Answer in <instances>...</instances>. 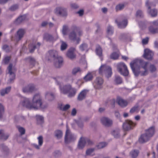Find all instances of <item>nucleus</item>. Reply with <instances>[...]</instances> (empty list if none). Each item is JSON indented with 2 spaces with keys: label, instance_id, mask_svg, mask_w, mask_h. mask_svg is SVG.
<instances>
[{
  "label": "nucleus",
  "instance_id": "1",
  "mask_svg": "<svg viewBox=\"0 0 158 158\" xmlns=\"http://www.w3.org/2000/svg\"><path fill=\"white\" fill-rule=\"evenodd\" d=\"M131 67L134 74L138 76L139 74L142 76H144L148 74L149 70L151 73L156 71V68L153 64H151L149 68V63L143 60H135L131 62L130 64Z\"/></svg>",
  "mask_w": 158,
  "mask_h": 158
},
{
  "label": "nucleus",
  "instance_id": "2",
  "mask_svg": "<svg viewBox=\"0 0 158 158\" xmlns=\"http://www.w3.org/2000/svg\"><path fill=\"white\" fill-rule=\"evenodd\" d=\"M42 98L39 94H35L34 96L32 102H30L28 98H25L22 102V105L23 107L29 109H37L42 108Z\"/></svg>",
  "mask_w": 158,
  "mask_h": 158
},
{
  "label": "nucleus",
  "instance_id": "3",
  "mask_svg": "<svg viewBox=\"0 0 158 158\" xmlns=\"http://www.w3.org/2000/svg\"><path fill=\"white\" fill-rule=\"evenodd\" d=\"M49 57L50 58L48 60L53 58L55 61V66L56 68H60L62 65L63 62V58L61 56H58V52L55 50H50L48 52Z\"/></svg>",
  "mask_w": 158,
  "mask_h": 158
},
{
  "label": "nucleus",
  "instance_id": "4",
  "mask_svg": "<svg viewBox=\"0 0 158 158\" xmlns=\"http://www.w3.org/2000/svg\"><path fill=\"white\" fill-rule=\"evenodd\" d=\"M155 127L152 126L146 131V133L141 135L139 139V141L141 143H143L148 141L150 138L154 134Z\"/></svg>",
  "mask_w": 158,
  "mask_h": 158
},
{
  "label": "nucleus",
  "instance_id": "5",
  "mask_svg": "<svg viewBox=\"0 0 158 158\" xmlns=\"http://www.w3.org/2000/svg\"><path fill=\"white\" fill-rule=\"evenodd\" d=\"M61 92L64 94H68V96L71 97L75 96L76 93V90L74 88H72L70 85H67L61 88L60 86Z\"/></svg>",
  "mask_w": 158,
  "mask_h": 158
},
{
  "label": "nucleus",
  "instance_id": "6",
  "mask_svg": "<svg viewBox=\"0 0 158 158\" xmlns=\"http://www.w3.org/2000/svg\"><path fill=\"white\" fill-rule=\"evenodd\" d=\"M72 29L73 31L70 33L69 35V38L71 40L73 41L76 40L77 41V44H78L80 39L79 38H77L75 32H77L78 35L79 36H81L82 34V31H81L79 27H77L75 25L72 26Z\"/></svg>",
  "mask_w": 158,
  "mask_h": 158
},
{
  "label": "nucleus",
  "instance_id": "7",
  "mask_svg": "<svg viewBox=\"0 0 158 158\" xmlns=\"http://www.w3.org/2000/svg\"><path fill=\"white\" fill-rule=\"evenodd\" d=\"M103 73L105 74L107 78L111 77L112 72L110 67L105 65H102L99 69V73L102 75Z\"/></svg>",
  "mask_w": 158,
  "mask_h": 158
},
{
  "label": "nucleus",
  "instance_id": "8",
  "mask_svg": "<svg viewBox=\"0 0 158 158\" xmlns=\"http://www.w3.org/2000/svg\"><path fill=\"white\" fill-rule=\"evenodd\" d=\"M117 69L119 72L123 75L127 76L129 74V71L127 66L123 62L118 64L117 66Z\"/></svg>",
  "mask_w": 158,
  "mask_h": 158
},
{
  "label": "nucleus",
  "instance_id": "9",
  "mask_svg": "<svg viewBox=\"0 0 158 158\" xmlns=\"http://www.w3.org/2000/svg\"><path fill=\"white\" fill-rule=\"evenodd\" d=\"M76 137L72 134L69 130L67 128L65 137V142L66 143L74 141Z\"/></svg>",
  "mask_w": 158,
  "mask_h": 158
},
{
  "label": "nucleus",
  "instance_id": "10",
  "mask_svg": "<svg viewBox=\"0 0 158 158\" xmlns=\"http://www.w3.org/2000/svg\"><path fill=\"white\" fill-rule=\"evenodd\" d=\"M86 143L89 145H90L92 144V142L88 138L81 137L79 142L78 148L82 149L84 147L85 144Z\"/></svg>",
  "mask_w": 158,
  "mask_h": 158
},
{
  "label": "nucleus",
  "instance_id": "11",
  "mask_svg": "<svg viewBox=\"0 0 158 158\" xmlns=\"http://www.w3.org/2000/svg\"><path fill=\"white\" fill-rule=\"evenodd\" d=\"M136 124L130 120H126L123 124V128L125 131H127L132 128Z\"/></svg>",
  "mask_w": 158,
  "mask_h": 158
},
{
  "label": "nucleus",
  "instance_id": "12",
  "mask_svg": "<svg viewBox=\"0 0 158 158\" xmlns=\"http://www.w3.org/2000/svg\"><path fill=\"white\" fill-rule=\"evenodd\" d=\"M103 83V80L102 78L100 77L96 78L94 83V87L96 89H99L102 87Z\"/></svg>",
  "mask_w": 158,
  "mask_h": 158
},
{
  "label": "nucleus",
  "instance_id": "13",
  "mask_svg": "<svg viewBox=\"0 0 158 158\" xmlns=\"http://www.w3.org/2000/svg\"><path fill=\"white\" fill-rule=\"evenodd\" d=\"M153 53L152 51L147 49L144 50L143 57L148 60H151L153 58Z\"/></svg>",
  "mask_w": 158,
  "mask_h": 158
},
{
  "label": "nucleus",
  "instance_id": "14",
  "mask_svg": "<svg viewBox=\"0 0 158 158\" xmlns=\"http://www.w3.org/2000/svg\"><path fill=\"white\" fill-rule=\"evenodd\" d=\"M12 64H9L8 68L9 73L10 75V78L9 80V82L10 83H11L15 79V74L12 72Z\"/></svg>",
  "mask_w": 158,
  "mask_h": 158
},
{
  "label": "nucleus",
  "instance_id": "15",
  "mask_svg": "<svg viewBox=\"0 0 158 158\" xmlns=\"http://www.w3.org/2000/svg\"><path fill=\"white\" fill-rule=\"evenodd\" d=\"M116 102L119 106L122 107H126L128 104V102L126 100L120 97H117Z\"/></svg>",
  "mask_w": 158,
  "mask_h": 158
},
{
  "label": "nucleus",
  "instance_id": "16",
  "mask_svg": "<svg viewBox=\"0 0 158 158\" xmlns=\"http://www.w3.org/2000/svg\"><path fill=\"white\" fill-rule=\"evenodd\" d=\"M55 13L63 17L66 16L67 15L66 10L60 7L56 8Z\"/></svg>",
  "mask_w": 158,
  "mask_h": 158
},
{
  "label": "nucleus",
  "instance_id": "17",
  "mask_svg": "<svg viewBox=\"0 0 158 158\" xmlns=\"http://www.w3.org/2000/svg\"><path fill=\"white\" fill-rule=\"evenodd\" d=\"M101 123L104 126L109 127L112 124V121L109 118L106 117H102L101 119Z\"/></svg>",
  "mask_w": 158,
  "mask_h": 158
},
{
  "label": "nucleus",
  "instance_id": "18",
  "mask_svg": "<svg viewBox=\"0 0 158 158\" xmlns=\"http://www.w3.org/2000/svg\"><path fill=\"white\" fill-rule=\"evenodd\" d=\"M75 50L74 48H71L68 51L67 56L70 59H72L75 58L76 55L74 53Z\"/></svg>",
  "mask_w": 158,
  "mask_h": 158
},
{
  "label": "nucleus",
  "instance_id": "19",
  "mask_svg": "<svg viewBox=\"0 0 158 158\" xmlns=\"http://www.w3.org/2000/svg\"><path fill=\"white\" fill-rule=\"evenodd\" d=\"M115 22L118 24V27L120 28H124L126 27L127 24V19H123V21L120 22H118L117 20H115Z\"/></svg>",
  "mask_w": 158,
  "mask_h": 158
},
{
  "label": "nucleus",
  "instance_id": "20",
  "mask_svg": "<svg viewBox=\"0 0 158 158\" xmlns=\"http://www.w3.org/2000/svg\"><path fill=\"white\" fill-rule=\"evenodd\" d=\"M43 39L46 41L50 42H53L54 41L53 37L51 35L47 33H45L44 34Z\"/></svg>",
  "mask_w": 158,
  "mask_h": 158
},
{
  "label": "nucleus",
  "instance_id": "21",
  "mask_svg": "<svg viewBox=\"0 0 158 158\" xmlns=\"http://www.w3.org/2000/svg\"><path fill=\"white\" fill-rule=\"evenodd\" d=\"M88 91L83 90L78 95L77 99L79 101H81L85 99L87 94Z\"/></svg>",
  "mask_w": 158,
  "mask_h": 158
},
{
  "label": "nucleus",
  "instance_id": "22",
  "mask_svg": "<svg viewBox=\"0 0 158 158\" xmlns=\"http://www.w3.org/2000/svg\"><path fill=\"white\" fill-rule=\"evenodd\" d=\"M35 89V87L32 84L29 85L27 87L24 88L23 89L24 92H31Z\"/></svg>",
  "mask_w": 158,
  "mask_h": 158
},
{
  "label": "nucleus",
  "instance_id": "23",
  "mask_svg": "<svg viewBox=\"0 0 158 158\" xmlns=\"http://www.w3.org/2000/svg\"><path fill=\"white\" fill-rule=\"evenodd\" d=\"M40 45V43H38L36 45L35 44V43L30 44L29 45V48L30 52H33L36 48H39Z\"/></svg>",
  "mask_w": 158,
  "mask_h": 158
},
{
  "label": "nucleus",
  "instance_id": "24",
  "mask_svg": "<svg viewBox=\"0 0 158 158\" xmlns=\"http://www.w3.org/2000/svg\"><path fill=\"white\" fill-rule=\"evenodd\" d=\"M26 16L25 15L19 17L15 21V23L16 24H20L25 20Z\"/></svg>",
  "mask_w": 158,
  "mask_h": 158
},
{
  "label": "nucleus",
  "instance_id": "25",
  "mask_svg": "<svg viewBox=\"0 0 158 158\" xmlns=\"http://www.w3.org/2000/svg\"><path fill=\"white\" fill-rule=\"evenodd\" d=\"M9 137V135L5 134L3 130H0V139L6 140Z\"/></svg>",
  "mask_w": 158,
  "mask_h": 158
},
{
  "label": "nucleus",
  "instance_id": "26",
  "mask_svg": "<svg viewBox=\"0 0 158 158\" xmlns=\"http://www.w3.org/2000/svg\"><path fill=\"white\" fill-rule=\"evenodd\" d=\"M25 32V30L22 29H20L18 31L17 35L19 37V40H20L23 37Z\"/></svg>",
  "mask_w": 158,
  "mask_h": 158
},
{
  "label": "nucleus",
  "instance_id": "27",
  "mask_svg": "<svg viewBox=\"0 0 158 158\" xmlns=\"http://www.w3.org/2000/svg\"><path fill=\"white\" fill-rule=\"evenodd\" d=\"M45 97L49 101L53 100L55 98L54 94L52 93H47L46 94Z\"/></svg>",
  "mask_w": 158,
  "mask_h": 158
},
{
  "label": "nucleus",
  "instance_id": "28",
  "mask_svg": "<svg viewBox=\"0 0 158 158\" xmlns=\"http://www.w3.org/2000/svg\"><path fill=\"white\" fill-rule=\"evenodd\" d=\"M96 52L97 54L101 58H102V50L100 47L97 48L96 49Z\"/></svg>",
  "mask_w": 158,
  "mask_h": 158
},
{
  "label": "nucleus",
  "instance_id": "29",
  "mask_svg": "<svg viewBox=\"0 0 158 158\" xmlns=\"http://www.w3.org/2000/svg\"><path fill=\"white\" fill-rule=\"evenodd\" d=\"M139 153L138 150H134L131 152L130 155L133 158H135L138 156Z\"/></svg>",
  "mask_w": 158,
  "mask_h": 158
},
{
  "label": "nucleus",
  "instance_id": "30",
  "mask_svg": "<svg viewBox=\"0 0 158 158\" xmlns=\"http://www.w3.org/2000/svg\"><path fill=\"white\" fill-rule=\"evenodd\" d=\"M11 89V87H9L6 88L5 89H2L1 91V94L2 96L4 95L5 94L9 92Z\"/></svg>",
  "mask_w": 158,
  "mask_h": 158
},
{
  "label": "nucleus",
  "instance_id": "31",
  "mask_svg": "<svg viewBox=\"0 0 158 158\" xmlns=\"http://www.w3.org/2000/svg\"><path fill=\"white\" fill-rule=\"evenodd\" d=\"M93 77L92 74L90 73H88L84 78L85 81H90L92 80Z\"/></svg>",
  "mask_w": 158,
  "mask_h": 158
},
{
  "label": "nucleus",
  "instance_id": "32",
  "mask_svg": "<svg viewBox=\"0 0 158 158\" xmlns=\"http://www.w3.org/2000/svg\"><path fill=\"white\" fill-rule=\"evenodd\" d=\"M149 31L151 33L153 34L158 33V28H154L152 27H150L149 28Z\"/></svg>",
  "mask_w": 158,
  "mask_h": 158
},
{
  "label": "nucleus",
  "instance_id": "33",
  "mask_svg": "<svg viewBox=\"0 0 158 158\" xmlns=\"http://www.w3.org/2000/svg\"><path fill=\"white\" fill-rule=\"evenodd\" d=\"M115 102V101L114 99H113L111 100H108L106 102V105H107V104L109 105L110 104L113 107H114Z\"/></svg>",
  "mask_w": 158,
  "mask_h": 158
},
{
  "label": "nucleus",
  "instance_id": "34",
  "mask_svg": "<svg viewBox=\"0 0 158 158\" xmlns=\"http://www.w3.org/2000/svg\"><path fill=\"white\" fill-rule=\"evenodd\" d=\"M119 57L118 54L116 52H113L110 55V58L113 60H116Z\"/></svg>",
  "mask_w": 158,
  "mask_h": 158
},
{
  "label": "nucleus",
  "instance_id": "35",
  "mask_svg": "<svg viewBox=\"0 0 158 158\" xmlns=\"http://www.w3.org/2000/svg\"><path fill=\"white\" fill-rule=\"evenodd\" d=\"M70 107V106L69 105L67 104L63 106L62 105H61L59 106V109L63 111H66V110L68 109Z\"/></svg>",
  "mask_w": 158,
  "mask_h": 158
},
{
  "label": "nucleus",
  "instance_id": "36",
  "mask_svg": "<svg viewBox=\"0 0 158 158\" xmlns=\"http://www.w3.org/2000/svg\"><path fill=\"white\" fill-rule=\"evenodd\" d=\"M138 108V106H135L131 109L130 111V113H133L135 112L138 113L139 112Z\"/></svg>",
  "mask_w": 158,
  "mask_h": 158
},
{
  "label": "nucleus",
  "instance_id": "37",
  "mask_svg": "<svg viewBox=\"0 0 158 158\" xmlns=\"http://www.w3.org/2000/svg\"><path fill=\"white\" fill-rule=\"evenodd\" d=\"M115 81L117 84H121L122 82V79L121 77L119 76H116L115 78Z\"/></svg>",
  "mask_w": 158,
  "mask_h": 158
},
{
  "label": "nucleus",
  "instance_id": "38",
  "mask_svg": "<svg viewBox=\"0 0 158 158\" xmlns=\"http://www.w3.org/2000/svg\"><path fill=\"white\" fill-rule=\"evenodd\" d=\"M36 120L38 123H43L44 121V118L42 116L36 115Z\"/></svg>",
  "mask_w": 158,
  "mask_h": 158
},
{
  "label": "nucleus",
  "instance_id": "39",
  "mask_svg": "<svg viewBox=\"0 0 158 158\" xmlns=\"http://www.w3.org/2000/svg\"><path fill=\"white\" fill-rule=\"evenodd\" d=\"M62 135V132L60 130H57L55 131V136L58 139L61 138Z\"/></svg>",
  "mask_w": 158,
  "mask_h": 158
},
{
  "label": "nucleus",
  "instance_id": "40",
  "mask_svg": "<svg viewBox=\"0 0 158 158\" xmlns=\"http://www.w3.org/2000/svg\"><path fill=\"white\" fill-rule=\"evenodd\" d=\"M107 145V143L106 142H101L97 146L98 148L101 149L106 147Z\"/></svg>",
  "mask_w": 158,
  "mask_h": 158
},
{
  "label": "nucleus",
  "instance_id": "41",
  "mask_svg": "<svg viewBox=\"0 0 158 158\" xmlns=\"http://www.w3.org/2000/svg\"><path fill=\"white\" fill-rule=\"evenodd\" d=\"M107 33L109 35H110L113 34V27L110 26H109L107 27Z\"/></svg>",
  "mask_w": 158,
  "mask_h": 158
},
{
  "label": "nucleus",
  "instance_id": "42",
  "mask_svg": "<svg viewBox=\"0 0 158 158\" xmlns=\"http://www.w3.org/2000/svg\"><path fill=\"white\" fill-rule=\"evenodd\" d=\"M81 70L79 67L75 68L72 70V73L73 75H75L77 73L80 72Z\"/></svg>",
  "mask_w": 158,
  "mask_h": 158
},
{
  "label": "nucleus",
  "instance_id": "43",
  "mask_svg": "<svg viewBox=\"0 0 158 158\" xmlns=\"http://www.w3.org/2000/svg\"><path fill=\"white\" fill-rule=\"evenodd\" d=\"M87 45L86 44L83 43L81 44L80 46V50L82 51H83L87 49Z\"/></svg>",
  "mask_w": 158,
  "mask_h": 158
},
{
  "label": "nucleus",
  "instance_id": "44",
  "mask_svg": "<svg viewBox=\"0 0 158 158\" xmlns=\"http://www.w3.org/2000/svg\"><path fill=\"white\" fill-rule=\"evenodd\" d=\"M149 13L152 17H155L157 15V11L156 9L150 10Z\"/></svg>",
  "mask_w": 158,
  "mask_h": 158
},
{
  "label": "nucleus",
  "instance_id": "45",
  "mask_svg": "<svg viewBox=\"0 0 158 158\" xmlns=\"http://www.w3.org/2000/svg\"><path fill=\"white\" fill-rule=\"evenodd\" d=\"M4 112V107L2 104H0V118H2V114Z\"/></svg>",
  "mask_w": 158,
  "mask_h": 158
},
{
  "label": "nucleus",
  "instance_id": "46",
  "mask_svg": "<svg viewBox=\"0 0 158 158\" xmlns=\"http://www.w3.org/2000/svg\"><path fill=\"white\" fill-rule=\"evenodd\" d=\"M124 7V5L123 4H119L117 5L116 6V9L117 11L118 10H121Z\"/></svg>",
  "mask_w": 158,
  "mask_h": 158
},
{
  "label": "nucleus",
  "instance_id": "47",
  "mask_svg": "<svg viewBox=\"0 0 158 158\" xmlns=\"http://www.w3.org/2000/svg\"><path fill=\"white\" fill-rule=\"evenodd\" d=\"M67 47V45L66 43L64 42H62L61 46V50L62 51L66 49Z\"/></svg>",
  "mask_w": 158,
  "mask_h": 158
},
{
  "label": "nucleus",
  "instance_id": "48",
  "mask_svg": "<svg viewBox=\"0 0 158 158\" xmlns=\"http://www.w3.org/2000/svg\"><path fill=\"white\" fill-rule=\"evenodd\" d=\"M26 60H28L31 64L34 65L35 63V60L31 57H29L26 58Z\"/></svg>",
  "mask_w": 158,
  "mask_h": 158
},
{
  "label": "nucleus",
  "instance_id": "49",
  "mask_svg": "<svg viewBox=\"0 0 158 158\" xmlns=\"http://www.w3.org/2000/svg\"><path fill=\"white\" fill-rule=\"evenodd\" d=\"M10 60V57L6 56L5 57L3 60V62L5 64H7Z\"/></svg>",
  "mask_w": 158,
  "mask_h": 158
},
{
  "label": "nucleus",
  "instance_id": "50",
  "mask_svg": "<svg viewBox=\"0 0 158 158\" xmlns=\"http://www.w3.org/2000/svg\"><path fill=\"white\" fill-rule=\"evenodd\" d=\"M112 134L114 136L115 138H118L120 136L118 132L114 130L112 132Z\"/></svg>",
  "mask_w": 158,
  "mask_h": 158
},
{
  "label": "nucleus",
  "instance_id": "51",
  "mask_svg": "<svg viewBox=\"0 0 158 158\" xmlns=\"http://www.w3.org/2000/svg\"><path fill=\"white\" fill-rule=\"evenodd\" d=\"M94 150V148H90L87 150L86 151V154L87 155H92V153Z\"/></svg>",
  "mask_w": 158,
  "mask_h": 158
},
{
  "label": "nucleus",
  "instance_id": "52",
  "mask_svg": "<svg viewBox=\"0 0 158 158\" xmlns=\"http://www.w3.org/2000/svg\"><path fill=\"white\" fill-rule=\"evenodd\" d=\"M18 129L21 135L24 134L25 133V130L23 128L21 127H18Z\"/></svg>",
  "mask_w": 158,
  "mask_h": 158
},
{
  "label": "nucleus",
  "instance_id": "53",
  "mask_svg": "<svg viewBox=\"0 0 158 158\" xmlns=\"http://www.w3.org/2000/svg\"><path fill=\"white\" fill-rule=\"evenodd\" d=\"M18 5L17 4H15L11 6L9 8L11 11H14L17 9L18 8Z\"/></svg>",
  "mask_w": 158,
  "mask_h": 158
},
{
  "label": "nucleus",
  "instance_id": "54",
  "mask_svg": "<svg viewBox=\"0 0 158 158\" xmlns=\"http://www.w3.org/2000/svg\"><path fill=\"white\" fill-rule=\"evenodd\" d=\"M143 16V13L140 10H138L136 13V16L137 17H142Z\"/></svg>",
  "mask_w": 158,
  "mask_h": 158
},
{
  "label": "nucleus",
  "instance_id": "55",
  "mask_svg": "<svg viewBox=\"0 0 158 158\" xmlns=\"http://www.w3.org/2000/svg\"><path fill=\"white\" fill-rule=\"evenodd\" d=\"M39 141V144L40 146L42 145L43 143V137L41 136H39L38 138Z\"/></svg>",
  "mask_w": 158,
  "mask_h": 158
},
{
  "label": "nucleus",
  "instance_id": "56",
  "mask_svg": "<svg viewBox=\"0 0 158 158\" xmlns=\"http://www.w3.org/2000/svg\"><path fill=\"white\" fill-rule=\"evenodd\" d=\"M68 27L66 25L64 26L63 28L62 32L64 35H65L67 34Z\"/></svg>",
  "mask_w": 158,
  "mask_h": 158
},
{
  "label": "nucleus",
  "instance_id": "57",
  "mask_svg": "<svg viewBox=\"0 0 158 158\" xmlns=\"http://www.w3.org/2000/svg\"><path fill=\"white\" fill-rule=\"evenodd\" d=\"M72 9H77L78 8V6L75 3H72L70 5Z\"/></svg>",
  "mask_w": 158,
  "mask_h": 158
},
{
  "label": "nucleus",
  "instance_id": "58",
  "mask_svg": "<svg viewBox=\"0 0 158 158\" xmlns=\"http://www.w3.org/2000/svg\"><path fill=\"white\" fill-rule=\"evenodd\" d=\"M148 37H147L143 39L142 41V43L143 44H146L148 43Z\"/></svg>",
  "mask_w": 158,
  "mask_h": 158
},
{
  "label": "nucleus",
  "instance_id": "59",
  "mask_svg": "<svg viewBox=\"0 0 158 158\" xmlns=\"http://www.w3.org/2000/svg\"><path fill=\"white\" fill-rule=\"evenodd\" d=\"M152 5L151 3H150L148 1H147L146 3V5L148 7V9L149 10H150L151 9V6H151Z\"/></svg>",
  "mask_w": 158,
  "mask_h": 158
},
{
  "label": "nucleus",
  "instance_id": "60",
  "mask_svg": "<svg viewBox=\"0 0 158 158\" xmlns=\"http://www.w3.org/2000/svg\"><path fill=\"white\" fill-rule=\"evenodd\" d=\"M77 113V111L75 108H73L71 112V115L73 116H75Z\"/></svg>",
  "mask_w": 158,
  "mask_h": 158
},
{
  "label": "nucleus",
  "instance_id": "61",
  "mask_svg": "<svg viewBox=\"0 0 158 158\" xmlns=\"http://www.w3.org/2000/svg\"><path fill=\"white\" fill-rule=\"evenodd\" d=\"M79 15L80 16H82L84 14V10H80L77 12Z\"/></svg>",
  "mask_w": 158,
  "mask_h": 158
},
{
  "label": "nucleus",
  "instance_id": "62",
  "mask_svg": "<svg viewBox=\"0 0 158 158\" xmlns=\"http://www.w3.org/2000/svg\"><path fill=\"white\" fill-rule=\"evenodd\" d=\"M9 0H0V4H4L6 2Z\"/></svg>",
  "mask_w": 158,
  "mask_h": 158
},
{
  "label": "nucleus",
  "instance_id": "63",
  "mask_svg": "<svg viewBox=\"0 0 158 158\" xmlns=\"http://www.w3.org/2000/svg\"><path fill=\"white\" fill-rule=\"evenodd\" d=\"M102 12L104 13H106L107 11V8L105 7L102 8Z\"/></svg>",
  "mask_w": 158,
  "mask_h": 158
},
{
  "label": "nucleus",
  "instance_id": "64",
  "mask_svg": "<svg viewBox=\"0 0 158 158\" xmlns=\"http://www.w3.org/2000/svg\"><path fill=\"white\" fill-rule=\"evenodd\" d=\"M152 23L154 25L158 26V20L153 22Z\"/></svg>",
  "mask_w": 158,
  "mask_h": 158
}]
</instances>
